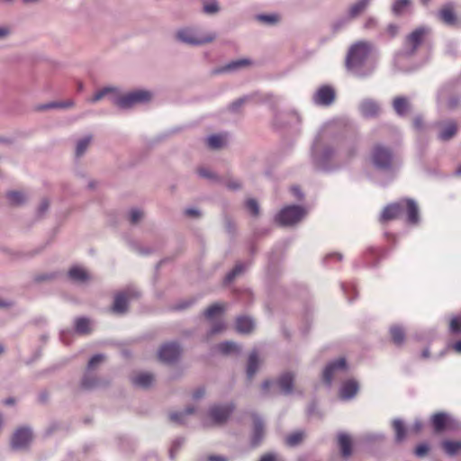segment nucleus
I'll return each instance as SVG.
<instances>
[{
    "label": "nucleus",
    "mask_w": 461,
    "mask_h": 461,
    "mask_svg": "<svg viewBox=\"0 0 461 461\" xmlns=\"http://www.w3.org/2000/svg\"><path fill=\"white\" fill-rule=\"evenodd\" d=\"M371 0H358L348 8V15L349 19H354L361 14L369 5Z\"/></svg>",
    "instance_id": "5701e85b"
},
{
    "label": "nucleus",
    "mask_w": 461,
    "mask_h": 461,
    "mask_svg": "<svg viewBox=\"0 0 461 461\" xmlns=\"http://www.w3.org/2000/svg\"><path fill=\"white\" fill-rule=\"evenodd\" d=\"M410 0H395L393 5V12L400 14L410 5Z\"/></svg>",
    "instance_id": "79ce46f5"
},
{
    "label": "nucleus",
    "mask_w": 461,
    "mask_h": 461,
    "mask_svg": "<svg viewBox=\"0 0 461 461\" xmlns=\"http://www.w3.org/2000/svg\"><path fill=\"white\" fill-rule=\"evenodd\" d=\"M225 324L223 321H219L217 322H215L212 327V330L210 331V335H214V334H217V333H220L221 332L222 330H225Z\"/></svg>",
    "instance_id": "864d4df0"
},
{
    "label": "nucleus",
    "mask_w": 461,
    "mask_h": 461,
    "mask_svg": "<svg viewBox=\"0 0 461 461\" xmlns=\"http://www.w3.org/2000/svg\"><path fill=\"white\" fill-rule=\"evenodd\" d=\"M276 221L283 226L288 224V206H285L276 218Z\"/></svg>",
    "instance_id": "c03bdc74"
},
{
    "label": "nucleus",
    "mask_w": 461,
    "mask_h": 461,
    "mask_svg": "<svg viewBox=\"0 0 461 461\" xmlns=\"http://www.w3.org/2000/svg\"><path fill=\"white\" fill-rule=\"evenodd\" d=\"M226 141H227L226 135L214 134V135L210 136L207 139V145L209 148H211L212 149H221V147H223L225 145Z\"/></svg>",
    "instance_id": "c85d7f7f"
},
{
    "label": "nucleus",
    "mask_w": 461,
    "mask_h": 461,
    "mask_svg": "<svg viewBox=\"0 0 461 461\" xmlns=\"http://www.w3.org/2000/svg\"><path fill=\"white\" fill-rule=\"evenodd\" d=\"M151 94L145 90H137L122 96L113 97V103L121 108H130L139 103L149 101Z\"/></svg>",
    "instance_id": "f03ea898"
},
{
    "label": "nucleus",
    "mask_w": 461,
    "mask_h": 461,
    "mask_svg": "<svg viewBox=\"0 0 461 461\" xmlns=\"http://www.w3.org/2000/svg\"><path fill=\"white\" fill-rule=\"evenodd\" d=\"M275 387L278 392L286 393L288 392V375H284L278 381H266L262 384V389L267 391L270 387Z\"/></svg>",
    "instance_id": "f3484780"
},
{
    "label": "nucleus",
    "mask_w": 461,
    "mask_h": 461,
    "mask_svg": "<svg viewBox=\"0 0 461 461\" xmlns=\"http://www.w3.org/2000/svg\"><path fill=\"white\" fill-rule=\"evenodd\" d=\"M429 451V447L428 444H420L416 447L414 453L417 456L422 457L425 456Z\"/></svg>",
    "instance_id": "3c124183"
},
{
    "label": "nucleus",
    "mask_w": 461,
    "mask_h": 461,
    "mask_svg": "<svg viewBox=\"0 0 461 461\" xmlns=\"http://www.w3.org/2000/svg\"><path fill=\"white\" fill-rule=\"evenodd\" d=\"M32 439V431L28 428H20L14 433L11 445L14 449L25 448Z\"/></svg>",
    "instance_id": "6e6552de"
},
{
    "label": "nucleus",
    "mask_w": 461,
    "mask_h": 461,
    "mask_svg": "<svg viewBox=\"0 0 461 461\" xmlns=\"http://www.w3.org/2000/svg\"><path fill=\"white\" fill-rule=\"evenodd\" d=\"M75 328L79 334H89L91 332L90 321L86 318L76 320Z\"/></svg>",
    "instance_id": "f704fd0d"
},
{
    "label": "nucleus",
    "mask_w": 461,
    "mask_h": 461,
    "mask_svg": "<svg viewBox=\"0 0 461 461\" xmlns=\"http://www.w3.org/2000/svg\"><path fill=\"white\" fill-rule=\"evenodd\" d=\"M198 174L203 176V177H206V178H212V174L211 172H209V170L205 169V168H199L198 169Z\"/></svg>",
    "instance_id": "e2e57ef3"
},
{
    "label": "nucleus",
    "mask_w": 461,
    "mask_h": 461,
    "mask_svg": "<svg viewBox=\"0 0 461 461\" xmlns=\"http://www.w3.org/2000/svg\"><path fill=\"white\" fill-rule=\"evenodd\" d=\"M68 276L71 279L77 282H85L89 278L87 272L79 267H73L68 271Z\"/></svg>",
    "instance_id": "c756f323"
},
{
    "label": "nucleus",
    "mask_w": 461,
    "mask_h": 461,
    "mask_svg": "<svg viewBox=\"0 0 461 461\" xmlns=\"http://www.w3.org/2000/svg\"><path fill=\"white\" fill-rule=\"evenodd\" d=\"M257 20L267 24H275L279 21V16L277 14H260L257 16Z\"/></svg>",
    "instance_id": "a19ab883"
},
{
    "label": "nucleus",
    "mask_w": 461,
    "mask_h": 461,
    "mask_svg": "<svg viewBox=\"0 0 461 461\" xmlns=\"http://www.w3.org/2000/svg\"><path fill=\"white\" fill-rule=\"evenodd\" d=\"M224 310V304L214 303L205 310L204 316L208 320H212L215 316L221 314Z\"/></svg>",
    "instance_id": "72a5a7b5"
},
{
    "label": "nucleus",
    "mask_w": 461,
    "mask_h": 461,
    "mask_svg": "<svg viewBox=\"0 0 461 461\" xmlns=\"http://www.w3.org/2000/svg\"><path fill=\"white\" fill-rule=\"evenodd\" d=\"M372 50L371 43L360 41L354 43L347 55L346 65L348 68H353L362 65Z\"/></svg>",
    "instance_id": "f257e3e1"
},
{
    "label": "nucleus",
    "mask_w": 461,
    "mask_h": 461,
    "mask_svg": "<svg viewBox=\"0 0 461 461\" xmlns=\"http://www.w3.org/2000/svg\"><path fill=\"white\" fill-rule=\"evenodd\" d=\"M205 394V389L204 388H198L196 389L193 393V399L194 400H199L202 397H203Z\"/></svg>",
    "instance_id": "bf43d9fd"
},
{
    "label": "nucleus",
    "mask_w": 461,
    "mask_h": 461,
    "mask_svg": "<svg viewBox=\"0 0 461 461\" xmlns=\"http://www.w3.org/2000/svg\"><path fill=\"white\" fill-rule=\"evenodd\" d=\"M375 25H376L375 19L373 17H369L366 19L364 26L366 29H371V28L375 27Z\"/></svg>",
    "instance_id": "680f3d73"
},
{
    "label": "nucleus",
    "mask_w": 461,
    "mask_h": 461,
    "mask_svg": "<svg viewBox=\"0 0 461 461\" xmlns=\"http://www.w3.org/2000/svg\"><path fill=\"white\" fill-rule=\"evenodd\" d=\"M181 348L176 343L164 344L158 351V358L164 363H173L179 357Z\"/></svg>",
    "instance_id": "423d86ee"
},
{
    "label": "nucleus",
    "mask_w": 461,
    "mask_h": 461,
    "mask_svg": "<svg viewBox=\"0 0 461 461\" xmlns=\"http://www.w3.org/2000/svg\"><path fill=\"white\" fill-rule=\"evenodd\" d=\"M246 207L253 216H257L259 212L258 202L255 199H249Z\"/></svg>",
    "instance_id": "49530a36"
},
{
    "label": "nucleus",
    "mask_w": 461,
    "mask_h": 461,
    "mask_svg": "<svg viewBox=\"0 0 461 461\" xmlns=\"http://www.w3.org/2000/svg\"><path fill=\"white\" fill-rule=\"evenodd\" d=\"M72 104L71 103H50L44 106V108H55V107H68Z\"/></svg>",
    "instance_id": "13d9d810"
},
{
    "label": "nucleus",
    "mask_w": 461,
    "mask_h": 461,
    "mask_svg": "<svg viewBox=\"0 0 461 461\" xmlns=\"http://www.w3.org/2000/svg\"><path fill=\"white\" fill-rule=\"evenodd\" d=\"M441 447L447 456H455L461 452V441L446 439L441 442Z\"/></svg>",
    "instance_id": "4be33fe9"
},
{
    "label": "nucleus",
    "mask_w": 461,
    "mask_h": 461,
    "mask_svg": "<svg viewBox=\"0 0 461 461\" xmlns=\"http://www.w3.org/2000/svg\"><path fill=\"white\" fill-rule=\"evenodd\" d=\"M427 32L428 31L425 28L420 27L408 35L406 38V45L410 48L411 54L416 51L418 47L421 44Z\"/></svg>",
    "instance_id": "f8f14e48"
},
{
    "label": "nucleus",
    "mask_w": 461,
    "mask_h": 461,
    "mask_svg": "<svg viewBox=\"0 0 461 461\" xmlns=\"http://www.w3.org/2000/svg\"><path fill=\"white\" fill-rule=\"evenodd\" d=\"M217 348L221 353L224 355L237 354L240 352L239 346L232 341L222 342L217 346Z\"/></svg>",
    "instance_id": "2f4dec72"
},
{
    "label": "nucleus",
    "mask_w": 461,
    "mask_h": 461,
    "mask_svg": "<svg viewBox=\"0 0 461 461\" xmlns=\"http://www.w3.org/2000/svg\"><path fill=\"white\" fill-rule=\"evenodd\" d=\"M390 335L392 338L393 342L397 345L401 346L405 339V332L403 329L400 326H393L390 329Z\"/></svg>",
    "instance_id": "7c9ffc66"
},
{
    "label": "nucleus",
    "mask_w": 461,
    "mask_h": 461,
    "mask_svg": "<svg viewBox=\"0 0 461 461\" xmlns=\"http://www.w3.org/2000/svg\"><path fill=\"white\" fill-rule=\"evenodd\" d=\"M291 192H292V194H293L294 197H296L298 200H301V199L303 197V192L300 190V188H299V187H296V186L293 187V188L291 189Z\"/></svg>",
    "instance_id": "052dcab7"
},
{
    "label": "nucleus",
    "mask_w": 461,
    "mask_h": 461,
    "mask_svg": "<svg viewBox=\"0 0 461 461\" xmlns=\"http://www.w3.org/2000/svg\"><path fill=\"white\" fill-rule=\"evenodd\" d=\"M393 106L399 115H404L410 109V104L406 97L398 96L393 99Z\"/></svg>",
    "instance_id": "a878e982"
},
{
    "label": "nucleus",
    "mask_w": 461,
    "mask_h": 461,
    "mask_svg": "<svg viewBox=\"0 0 461 461\" xmlns=\"http://www.w3.org/2000/svg\"><path fill=\"white\" fill-rule=\"evenodd\" d=\"M143 216V212L140 210H132L130 214L131 223H137Z\"/></svg>",
    "instance_id": "5fc2aeb1"
},
{
    "label": "nucleus",
    "mask_w": 461,
    "mask_h": 461,
    "mask_svg": "<svg viewBox=\"0 0 461 461\" xmlns=\"http://www.w3.org/2000/svg\"><path fill=\"white\" fill-rule=\"evenodd\" d=\"M404 211V204L402 200L385 206L380 215L379 221L385 223L399 219Z\"/></svg>",
    "instance_id": "20e7f679"
},
{
    "label": "nucleus",
    "mask_w": 461,
    "mask_h": 461,
    "mask_svg": "<svg viewBox=\"0 0 461 461\" xmlns=\"http://www.w3.org/2000/svg\"><path fill=\"white\" fill-rule=\"evenodd\" d=\"M8 202L11 205H19L22 204L25 201V196L23 193L13 191L9 192L6 194Z\"/></svg>",
    "instance_id": "e433bc0d"
},
{
    "label": "nucleus",
    "mask_w": 461,
    "mask_h": 461,
    "mask_svg": "<svg viewBox=\"0 0 461 461\" xmlns=\"http://www.w3.org/2000/svg\"><path fill=\"white\" fill-rule=\"evenodd\" d=\"M245 269V266L243 264H237L233 269L226 276L225 282H231L237 276L241 274Z\"/></svg>",
    "instance_id": "ea45409f"
},
{
    "label": "nucleus",
    "mask_w": 461,
    "mask_h": 461,
    "mask_svg": "<svg viewBox=\"0 0 461 461\" xmlns=\"http://www.w3.org/2000/svg\"><path fill=\"white\" fill-rule=\"evenodd\" d=\"M233 409V405H216L212 407L209 416L214 424H222L229 419Z\"/></svg>",
    "instance_id": "1a4fd4ad"
},
{
    "label": "nucleus",
    "mask_w": 461,
    "mask_h": 461,
    "mask_svg": "<svg viewBox=\"0 0 461 461\" xmlns=\"http://www.w3.org/2000/svg\"><path fill=\"white\" fill-rule=\"evenodd\" d=\"M393 428L395 432V440L402 442L406 437V429L403 422L400 420H394L393 422Z\"/></svg>",
    "instance_id": "473e14b6"
},
{
    "label": "nucleus",
    "mask_w": 461,
    "mask_h": 461,
    "mask_svg": "<svg viewBox=\"0 0 461 461\" xmlns=\"http://www.w3.org/2000/svg\"><path fill=\"white\" fill-rule=\"evenodd\" d=\"M97 385V380L91 378L88 375H86L82 380V387L85 389H92Z\"/></svg>",
    "instance_id": "de8ad7c7"
},
{
    "label": "nucleus",
    "mask_w": 461,
    "mask_h": 461,
    "mask_svg": "<svg viewBox=\"0 0 461 461\" xmlns=\"http://www.w3.org/2000/svg\"><path fill=\"white\" fill-rule=\"evenodd\" d=\"M335 99V91L329 86L319 88L314 95V101L321 105H330Z\"/></svg>",
    "instance_id": "ddd939ff"
},
{
    "label": "nucleus",
    "mask_w": 461,
    "mask_h": 461,
    "mask_svg": "<svg viewBox=\"0 0 461 461\" xmlns=\"http://www.w3.org/2000/svg\"><path fill=\"white\" fill-rule=\"evenodd\" d=\"M91 140H92V138L89 136V137L80 140L77 142V149H76L77 157H80L84 154V152L87 149L88 145L90 144Z\"/></svg>",
    "instance_id": "4c0bfd02"
},
{
    "label": "nucleus",
    "mask_w": 461,
    "mask_h": 461,
    "mask_svg": "<svg viewBox=\"0 0 461 461\" xmlns=\"http://www.w3.org/2000/svg\"><path fill=\"white\" fill-rule=\"evenodd\" d=\"M104 356L98 354L94 356L88 362L87 368L88 370L94 369L97 364H100L104 360Z\"/></svg>",
    "instance_id": "8fccbe9b"
},
{
    "label": "nucleus",
    "mask_w": 461,
    "mask_h": 461,
    "mask_svg": "<svg viewBox=\"0 0 461 461\" xmlns=\"http://www.w3.org/2000/svg\"><path fill=\"white\" fill-rule=\"evenodd\" d=\"M338 444L343 457H348L352 453V441L348 435L340 433L338 436Z\"/></svg>",
    "instance_id": "aec40b11"
},
{
    "label": "nucleus",
    "mask_w": 461,
    "mask_h": 461,
    "mask_svg": "<svg viewBox=\"0 0 461 461\" xmlns=\"http://www.w3.org/2000/svg\"><path fill=\"white\" fill-rule=\"evenodd\" d=\"M402 203L404 204L408 221L416 224L419 221V209L416 203L411 199H403Z\"/></svg>",
    "instance_id": "dca6fc26"
},
{
    "label": "nucleus",
    "mask_w": 461,
    "mask_h": 461,
    "mask_svg": "<svg viewBox=\"0 0 461 461\" xmlns=\"http://www.w3.org/2000/svg\"><path fill=\"white\" fill-rule=\"evenodd\" d=\"M259 461H279V459L276 454L267 453L260 457Z\"/></svg>",
    "instance_id": "6e6d98bb"
},
{
    "label": "nucleus",
    "mask_w": 461,
    "mask_h": 461,
    "mask_svg": "<svg viewBox=\"0 0 461 461\" xmlns=\"http://www.w3.org/2000/svg\"><path fill=\"white\" fill-rule=\"evenodd\" d=\"M457 127L456 122H447L445 123L442 127V130L439 132V139L442 140H448L452 137H454L456 133Z\"/></svg>",
    "instance_id": "bb28decb"
},
{
    "label": "nucleus",
    "mask_w": 461,
    "mask_h": 461,
    "mask_svg": "<svg viewBox=\"0 0 461 461\" xmlns=\"http://www.w3.org/2000/svg\"><path fill=\"white\" fill-rule=\"evenodd\" d=\"M245 103V99L244 98H240L235 102H233L230 106V110L232 111V112H236L238 111V109Z\"/></svg>",
    "instance_id": "4d7b16f0"
},
{
    "label": "nucleus",
    "mask_w": 461,
    "mask_h": 461,
    "mask_svg": "<svg viewBox=\"0 0 461 461\" xmlns=\"http://www.w3.org/2000/svg\"><path fill=\"white\" fill-rule=\"evenodd\" d=\"M219 11V6L216 1L212 0L209 3L203 5V12L206 14H215Z\"/></svg>",
    "instance_id": "09e8293b"
},
{
    "label": "nucleus",
    "mask_w": 461,
    "mask_h": 461,
    "mask_svg": "<svg viewBox=\"0 0 461 461\" xmlns=\"http://www.w3.org/2000/svg\"><path fill=\"white\" fill-rule=\"evenodd\" d=\"M308 213L304 205H290V226L301 221Z\"/></svg>",
    "instance_id": "6ab92c4d"
},
{
    "label": "nucleus",
    "mask_w": 461,
    "mask_h": 461,
    "mask_svg": "<svg viewBox=\"0 0 461 461\" xmlns=\"http://www.w3.org/2000/svg\"><path fill=\"white\" fill-rule=\"evenodd\" d=\"M208 461H227V458L221 456H209L207 457Z\"/></svg>",
    "instance_id": "69168bd1"
},
{
    "label": "nucleus",
    "mask_w": 461,
    "mask_h": 461,
    "mask_svg": "<svg viewBox=\"0 0 461 461\" xmlns=\"http://www.w3.org/2000/svg\"><path fill=\"white\" fill-rule=\"evenodd\" d=\"M304 437H305L304 432L302 430H297V431L291 433L290 434V446H296V445L300 444L303 440Z\"/></svg>",
    "instance_id": "37998d69"
},
{
    "label": "nucleus",
    "mask_w": 461,
    "mask_h": 461,
    "mask_svg": "<svg viewBox=\"0 0 461 461\" xmlns=\"http://www.w3.org/2000/svg\"><path fill=\"white\" fill-rule=\"evenodd\" d=\"M265 435V429L263 421L258 418L255 417L253 420V432L250 438V445L252 447H258Z\"/></svg>",
    "instance_id": "4468645a"
},
{
    "label": "nucleus",
    "mask_w": 461,
    "mask_h": 461,
    "mask_svg": "<svg viewBox=\"0 0 461 461\" xmlns=\"http://www.w3.org/2000/svg\"><path fill=\"white\" fill-rule=\"evenodd\" d=\"M177 39L183 42L192 45H201L212 41L215 39L214 33H209L205 36L198 35L192 29H182L177 32Z\"/></svg>",
    "instance_id": "7ed1b4c3"
},
{
    "label": "nucleus",
    "mask_w": 461,
    "mask_h": 461,
    "mask_svg": "<svg viewBox=\"0 0 461 461\" xmlns=\"http://www.w3.org/2000/svg\"><path fill=\"white\" fill-rule=\"evenodd\" d=\"M358 391V384L355 380H348L344 382L340 388V397L343 399H350L357 394Z\"/></svg>",
    "instance_id": "a211bd4d"
},
{
    "label": "nucleus",
    "mask_w": 461,
    "mask_h": 461,
    "mask_svg": "<svg viewBox=\"0 0 461 461\" xmlns=\"http://www.w3.org/2000/svg\"><path fill=\"white\" fill-rule=\"evenodd\" d=\"M134 295L135 294L129 291L115 294L113 304L112 306L113 312L117 314L125 313L128 310L129 302Z\"/></svg>",
    "instance_id": "9d476101"
},
{
    "label": "nucleus",
    "mask_w": 461,
    "mask_h": 461,
    "mask_svg": "<svg viewBox=\"0 0 461 461\" xmlns=\"http://www.w3.org/2000/svg\"><path fill=\"white\" fill-rule=\"evenodd\" d=\"M251 64V61L248 59H241L235 61L230 62L228 65H226L221 71H229V70H235L239 69L243 67L249 66Z\"/></svg>",
    "instance_id": "c9c22d12"
},
{
    "label": "nucleus",
    "mask_w": 461,
    "mask_h": 461,
    "mask_svg": "<svg viewBox=\"0 0 461 461\" xmlns=\"http://www.w3.org/2000/svg\"><path fill=\"white\" fill-rule=\"evenodd\" d=\"M431 422L435 431L440 432L446 429L448 422V417L445 413L438 412L432 416Z\"/></svg>",
    "instance_id": "b1692460"
},
{
    "label": "nucleus",
    "mask_w": 461,
    "mask_h": 461,
    "mask_svg": "<svg viewBox=\"0 0 461 461\" xmlns=\"http://www.w3.org/2000/svg\"><path fill=\"white\" fill-rule=\"evenodd\" d=\"M114 88L113 87H104L99 91H97L91 98L88 99L90 103H95L103 99L105 95L110 93H113Z\"/></svg>",
    "instance_id": "58836bf2"
},
{
    "label": "nucleus",
    "mask_w": 461,
    "mask_h": 461,
    "mask_svg": "<svg viewBox=\"0 0 461 461\" xmlns=\"http://www.w3.org/2000/svg\"><path fill=\"white\" fill-rule=\"evenodd\" d=\"M194 412L193 408H188L185 412H173L170 414V420L174 422H182L183 417L186 414H191Z\"/></svg>",
    "instance_id": "a18cd8bd"
},
{
    "label": "nucleus",
    "mask_w": 461,
    "mask_h": 461,
    "mask_svg": "<svg viewBox=\"0 0 461 461\" xmlns=\"http://www.w3.org/2000/svg\"><path fill=\"white\" fill-rule=\"evenodd\" d=\"M359 110L362 115L366 118L375 117L380 113L378 104L371 99L364 100L359 105Z\"/></svg>",
    "instance_id": "2eb2a0df"
},
{
    "label": "nucleus",
    "mask_w": 461,
    "mask_h": 461,
    "mask_svg": "<svg viewBox=\"0 0 461 461\" xmlns=\"http://www.w3.org/2000/svg\"><path fill=\"white\" fill-rule=\"evenodd\" d=\"M438 17L448 26H455L457 23V16L452 4L443 5L438 12Z\"/></svg>",
    "instance_id": "9b49d317"
},
{
    "label": "nucleus",
    "mask_w": 461,
    "mask_h": 461,
    "mask_svg": "<svg viewBox=\"0 0 461 461\" xmlns=\"http://www.w3.org/2000/svg\"><path fill=\"white\" fill-rule=\"evenodd\" d=\"M372 161L379 168H388L392 163V154L388 149L375 146L372 153Z\"/></svg>",
    "instance_id": "39448f33"
},
{
    "label": "nucleus",
    "mask_w": 461,
    "mask_h": 461,
    "mask_svg": "<svg viewBox=\"0 0 461 461\" xmlns=\"http://www.w3.org/2000/svg\"><path fill=\"white\" fill-rule=\"evenodd\" d=\"M253 321L246 316H240L236 320V330L240 333H250L254 330Z\"/></svg>",
    "instance_id": "412c9836"
},
{
    "label": "nucleus",
    "mask_w": 461,
    "mask_h": 461,
    "mask_svg": "<svg viewBox=\"0 0 461 461\" xmlns=\"http://www.w3.org/2000/svg\"><path fill=\"white\" fill-rule=\"evenodd\" d=\"M185 214L190 217H197L200 215L199 212L195 209L185 210Z\"/></svg>",
    "instance_id": "338daca9"
},
{
    "label": "nucleus",
    "mask_w": 461,
    "mask_h": 461,
    "mask_svg": "<svg viewBox=\"0 0 461 461\" xmlns=\"http://www.w3.org/2000/svg\"><path fill=\"white\" fill-rule=\"evenodd\" d=\"M228 187L232 190H236L240 187V184L237 181H231L228 183Z\"/></svg>",
    "instance_id": "774afa93"
},
{
    "label": "nucleus",
    "mask_w": 461,
    "mask_h": 461,
    "mask_svg": "<svg viewBox=\"0 0 461 461\" xmlns=\"http://www.w3.org/2000/svg\"><path fill=\"white\" fill-rule=\"evenodd\" d=\"M450 330L453 333H458L461 331V318L456 317L450 321Z\"/></svg>",
    "instance_id": "603ef678"
},
{
    "label": "nucleus",
    "mask_w": 461,
    "mask_h": 461,
    "mask_svg": "<svg viewBox=\"0 0 461 461\" xmlns=\"http://www.w3.org/2000/svg\"><path fill=\"white\" fill-rule=\"evenodd\" d=\"M413 126H414L416 129H418V130L421 129V128H422V126H423V121H422V118H421V117H416V118H414V120H413Z\"/></svg>",
    "instance_id": "0e129e2a"
},
{
    "label": "nucleus",
    "mask_w": 461,
    "mask_h": 461,
    "mask_svg": "<svg viewBox=\"0 0 461 461\" xmlns=\"http://www.w3.org/2000/svg\"><path fill=\"white\" fill-rule=\"evenodd\" d=\"M133 384L140 387H149L154 382V376L149 373H140L132 379Z\"/></svg>",
    "instance_id": "cd10ccee"
},
{
    "label": "nucleus",
    "mask_w": 461,
    "mask_h": 461,
    "mask_svg": "<svg viewBox=\"0 0 461 461\" xmlns=\"http://www.w3.org/2000/svg\"><path fill=\"white\" fill-rule=\"evenodd\" d=\"M347 370L346 359L340 357L331 363H330L323 371V381L327 384H330L332 380L335 378L337 373Z\"/></svg>",
    "instance_id": "0eeeda50"
},
{
    "label": "nucleus",
    "mask_w": 461,
    "mask_h": 461,
    "mask_svg": "<svg viewBox=\"0 0 461 461\" xmlns=\"http://www.w3.org/2000/svg\"><path fill=\"white\" fill-rule=\"evenodd\" d=\"M259 366L258 355L257 351H252L248 359L247 375L251 379L257 373Z\"/></svg>",
    "instance_id": "393cba45"
}]
</instances>
